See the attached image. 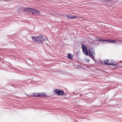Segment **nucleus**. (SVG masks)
I'll use <instances>...</instances> for the list:
<instances>
[{
    "mask_svg": "<svg viewBox=\"0 0 122 122\" xmlns=\"http://www.w3.org/2000/svg\"><path fill=\"white\" fill-rule=\"evenodd\" d=\"M38 42L39 43H40V42H41L46 40L45 37L41 36H38Z\"/></svg>",
    "mask_w": 122,
    "mask_h": 122,
    "instance_id": "nucleus-5",
    "label": "nucleus"
},
{
    "mask_svg": "<svg viewBox=\"0 0 122 122\" xmlns=\"http://www.w3.org/2000/svg\"><path fill=\"white\" fill-rule=\"evenodd\" d=\"M25 11L28 13H32L33 14L35 13L39 14L40 12L36 9H31L28 7H26L25 9Z\"/></svg>",
    "mask_w": 122,
    "mask_h": 122,
    "instance_id": "nucleus-1",
    "label": "nucleus"
},
{
    "mask_svg": "<svg viewBox=\"0 0 122 122\" xmlns=\"http://www.w3.org/2000/svg\"><path fill=\"white\" fill-rule=\"evenodd\" d=\"M89 53L90 56H91V58L94 60L95 54L94 52L93 49L92 48L89 49Z\"/></svg>",
    "mask_w": 122,
    "mask_h": 122,
    "instance_id": "nucleus-3",
    "label": "nucleus"
},
{
    "mask_svg": "<svg viewBox=\"0 0 122 122\" xmlns=\"http://www.w3.org/2000/svg\"><path fill=\"white\" fill-rule=\"evenodd\" d=\"M68 57L69 59L72 60L73 59V55L70 53H69L68 54Z\"/></svg>",
    "mask_w": 122,
    "mask_h": 122,
    "instance_id": "nucleus-10",
    "label": "nucleus"
},
{
    "mask_svg": "<svg viewBox=\"0 0 122 122\" xmlns=\"http://www.w3.org/2000/svg\"><path fill=\"white\" fill-rule=\"evenodd\" d=\"M85 60L86 61L89 62L90 61V60L88 58H86L85 59Z\"/></svg>",
    "mask_w": 122,
    "mask_h": 122,
    "instance_id": "nucleus-14",
    "label": "nucleus"
},
{
    "mask_svg": "<svg viewBox=\"0 0 122 122\" xmlns=\"http://www.w3.org/2000/svg\"><path fill=\"white\" fill-rule=\"evenodd\" d=\"M38 36H32L31 37V39L33 41L35 42H38Z\"/></svg>",
    "mask_w": 122,
    "mask_h": 122,
    "instance_id": "nucleus-7",
    "label": "nucleus"
},
{
    "mask_svg": "<svg viewBox=\"0 0 122 122\" xmlns=\"http://www.w3.org/2000/svg\"><path fill=\"white\" fill-rule=\"evenodd\" d=\"M104 63L105 64L108 65H115L116 64V62L115 61H113V60H105L104 61Z\"/></svg>",
    "mask_w": 122,
    "mask_h": 122,
    "instance_id": "nucleus-2",
    "label": "nucleus"
},
{
    "mask_svg": "<svg viewBox=\"0 0 122 122\" xmlns=\"http://www.w3.org/2000/svg\"><path fill=\"white\" fill-rule=\"evenodd\" d=\"M115 41L114 40H110V41H109V42H110L111 43H113L114 42H115Z\"/></svg>",
    "mask_w": 122,
    "mask_h": 122,
    "instance_id": "nucleus-12",
    "label": "nucleus"
},
{
    "mask_svg": "<svg viewBox=\"0 0 122 122\" xmlns=\"http://www.w3.org/2000/svg\"><path fill=\"white\" fill-rule=\"evenodd\" d=\"M55 92L59 95H62L64 94V92L62 91L59 90L57 89H56Z\"/></svg>",
    "mask_w": 122,
    "mask_h": 122,
    "instance_id": "nucleus-6",
    "label": "nucleus"
},
{
    "mask_svg": "<svg viewBox=\"0 0 122 122\" xmlns=\"http://www.w3.org/2000/svg\"><path fill=\"white\" fill-rule=\"evenodd\" d=\"M66 17L68 18H76L77 17L76 16H74L72 15H68L66 16Z\"/></svg>",
    "mask_w": 122,
    "mask_h": 122,
    "instance_id": "nucleus-8",
    "label": "nucleus"
},
{
    "mask_svg": "<svg viewBox=\"0 0 122 122\" xmlns=\"http://www.w3.org/2000/svg\"><path fill=\"white\" fill-rule=\"evenodd\" d=\"M39 97H46V95L44 93H38Z\"/></svg>",
    "mask_w": 122,
    "mask_h": 122,
    "instance_id": "nucleus-9",
    "label": "nucleus"
},
{
    "mask_svg": "<svg viewBox=\"0 0 122 122\" xmlns=\"http://www.w3.org/2000/svg\"><path fill=\"white\" fill-rule=\"evenodd\" d=\"M82 47L83 53L86 55H88L89 54L88 51L86 46L84 45H82Z\"/></svg>",
    "mask_w": 122,
    "mask_h": 122,
    "instance_id": "nucleus-4",
    "label": "nucleus"
},
{
    "mask_svg": "<svg viewBox=\"0 0 122 122\" xmlns=\"http://www.w3.org/2000/svg\"><path fill=\"white\" fill-rule=\"evenodd\" d=\"M33 97H39L38 93H34L33 94Z\"/></svg>",
    "mask_w": 122,
    "mask_h": 122,
    "instance_id": "nucleus-11",
    "label": "nucleus"
},
{
    "mask_svg": "<svg viewBox=\"0 0 122 122\" xmlns=\"http://www.w3.org/2000/svg\"><path fill=\"white\" fill-rule=\"evenodd\" d=\"M100 41H107L108 42H109V41H110V40L109 39H107L105 40H99Z\"/></svg>",
    "mask_w": 122,
    "mask_h": 122,
    "instance_id": "nucleus-13",
    "label": "nucleus"
}]
</instances>
